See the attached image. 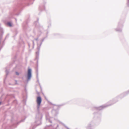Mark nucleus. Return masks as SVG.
Listing matches in <instances>:
<instances>
[{
    "label": "nucleus",
    "instance_id": "nucleus-1",
    "mask_svg": "<svg viewBox=\"0 0 129 129\" xmlns=\"http://www.w3.org/2000/svg\"><path fill=\"white\" fill-rule=\"evenodd\" d=\"M42 101L41 98L40 96H38L37 98V102L39 106H40Z\"/></svg>",
    "mask_w": 129,
    "mask_h": 129
},
{
    "label": "nucleus",
    "instance_id": "nucleus-2",
    "mask_svg": "<svg viewBox=\"0 0 129 129\" xmlns=\"http://www.w3.org/2000/svg\"><path fill=\"white\" fill-rule=\"evenodd\" d=\"M27 77L28 80H29L31 77V70L29 69L28 70Z\"/></svg>",
    "mask_w": 129,
    "mask_h": 129
},
{
    "label": "nucleus",
    "instance_id": "nucleus-3",
    "mask_svg": "<svg viewBox=\"0 0 129 129\" xmlns=\"http://www.w3.org/2000/svg\"><path fill=\"white\" fill-rule=\"evenodd\" d=\"M8 24L10 26H12L11 23L10 22H8Z\"/></svg>",
    "mask_w": 129,
    "mask_h": 129
},
{
    "label": "nucleus",
    "instance_id": "nucleus-4",
    "mask_svg": "<svg viewBox=\"0 0 129 129\" xmlns=\"http://www.w3.org/2000/svg\"><path fill=\"white\" fill-rule=\"evenodd\" d=\"M16 74L17 75H19V73L17 72H16Z\"/></svg>",
    "mask_w": 129,
    "mask_h": 129
},
{
    "label": "nucleus",
    "instance_id": "nucleus-5",
    "mask_svg": "<svg viewBox=\"0 0 129 129\" xmlns=\"http://www.w3.org/2000/svg\"><path fill=\"white\" fill-rule=\"evenodd\" d=\"M128 3L129 4V0H128Z\"/></svg>",
    "mask_w": 129,
    "mask_h": 129
},
{
    "label": "nucleus",
    "instance_id": "nucleus-6",
    "mask_svg": "<svg viewBox=\"0 0 129 129\" xmlns=\"http://www.w3.org/2000/svg\"><path fill=\"white\" fill-rule=\"evenodd\" d=\"M1 104V103H0V105Z\"/></svg>",
    "mask_w": 129,
    "mask_h": 129
}]
</instances>
